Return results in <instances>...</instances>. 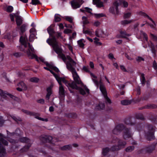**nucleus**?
<instances>
[{
    "label": "nucleus",
    "mask_w": 157,
    "mask_h": 157,
    "mask_svg": "<svg viewBox=\"0 0 157 157\" xmlns=\"http://www.w3.org/2000/svg\"><path fill=\"white\" fill-rule=\"evenodd\" d=\"M52 46L55 52L58 54L59 56L66 63L67 69L70 71L75 70L76 62L69 56H65L62 52V49L57 44V43L54 40Z\"/></svg>",
    "instance_id": "obj_1"
},
{
    "label": "nucleus",
    "mask_w": 157,
    "mask_h": 157,
    "mask_svg": "<svg viewBox=\"0 0 157 157\" xmlns=\"http://www.w3.org/2000/svg\"><path fill=\"white\" fill-rule=\"evenodd\" d=\"M21 35V36L20 38V41L25 48L24 50V52L27 53L30 59L35 58L37 61H38L39 60L37 56L33 53L34 52V49L30 44L28 43L27 39L26 36L24 34Z\"/></svg>",
    "instance_id": "obj_2"
},
{
    "label": "nucleus",
    "mask_w": 157,
    "mask_h": 157,
    "mask_svg": "<svg viewBox=\"0 0 157 157\" xmlns=\"http://www.w3.org/2000/svg\"><path fill=\"white\" fill-rule=\"evenodd\" d=\"M6 137L0 133V156H4L6 154V150L2 145L7 146L8 143L5 139Z\"/></svg>",
    "instance_id": "obj_3"
},
{
    "label": "nucleus",
    "mask_w": 157,
    "mask_h": 157,
    "mask_svg": "<svg viewBox=\"0 0 157 157\" xmlns=\"http://www.w3.org/2000/svg\"><path fill=\"white\" fill-rule=\"evenodd\" d=\"M47 31L49 34L50 36L51 37V38L48 39L47 40V42L53 47L52 44L54 42L53 40H54L57 43V44L59 47V43L57 41L55 37L53 36L54 33V31L52 27L51 26H49L47 29Z\"/></svg>",
    "instance_id": "obj_4"
},
{
    "label": "nucleus",
    "mask_w": 157,
    "mask_h": 157,
    "mask_svg": "<svg viewBox=\"0 0 157 157\" xmlns=\"http://www.w3.org/2000/svg\"><path fill=\"white\" fill-rule=\"evenodd\" d=\"M49 71L53 75L58 82L59 83L60 82V80H62V82L64 83L67 87L71 86L72 87H74V86H76L74 83L72 84H70V82L67 81L64 78H61L57 75L52 70L50 69Z\"/></svg>",
    "instance_id": "obj_5"
},
{
    "label": "nucleus",
    "mask_w": 157,
    "mask_h": 157,
    "mask_svg": "<svg viewBox=\"0 0 157 157\" xmlns=\"http://www.w3.org/2000/svg\"><path fill=\"white\" fill-rule=\"evenodd\" d=\"M126 144L125 141L122 140H119L118 141V145L117 146H114L111 148V149L113 151L119 150L124 147Z\"/></svg>",
    "instance_id": "obj_6"
},
{
    "label": "nucleus",
    "mask_w": 157,
    "mask_h": 157,
    "mask_svg": "<svg viewBox=\"0 0 157 157\" xmlns=\"http://www.w3.org/2000/svg\"><path fill=\"white\" fill-rule=\"evenodd\" d=\"M20 141L22 142H25L27 143L28 144L22 150L24 151H26L30 147L32 141L29 139L25 137H22L20 139Z\"/></svg>",
    "instance_id": "obj_7"
},
{
    "label": "nucleus",
    "mask_w": 157,
    "mask_h": 157,
    "mask_svg": "<svg viewBox=\"0 0 157 157\" xmlns=\"http://www.w3.org/2000/svg\"><path fill=\"white\" fill-rule=\"evenodd\" d=\"M100 89L105 98L106 101L109 103H111L110 99L107 97L106 91L104 86L101 83V81L100 82Z\"/></svg>",
    "instance_id": "obj_8"
},
{
    "label": "nucleus",
    "mask_w": 157,
    "mask_h": 157,
    "mask_svg": "<svg viewBox=\"0 0 157 157\" xmlns=\"http://www.w3.org/2000/svg\"><path fill=\"white\" fill-rule=\"evenodd\" d=\"M118 6L119 2H118V1L116 0L114 2L113 6L109 9V12L113 14H118L119 13Z\"/></svg>",
    "instance_id": "obj_9"
},
{
    "label": "nucleus",
    "mask_w": 157,
    "mask_h": 157,
    "mask_svg": "<svg viewBox=\"0 0 157 157\" xmlns=\"http://www.w3.org/2000/svg\"><path fill=\"white\" fill-rule=\"evenodd\" d=\"M123 136L125 140L128 139L132 137L133 134L129 129L124 127Z\"/></svg>",
    "instance_id": "obj_10"
},
{
    "label": "nucleus",
    "mask_w": 157,
    "mask_h": 157,
    "mask_svg": "<svg viewBox=\"0 0 157 157\" xmlns=\"http://www.w3.org/2000/svg\"><path fill=\"white\" fill-rule=\"evenodd\" d=\"M71 72L75 82L77 84L82 85V83L77 73L76 70H74Z\"/></svg>",
    "instance_id": "obj_11"
},
{
    "label": "nucleus",
    "mask_w": 157,
    "mask_h": 157,
    "mask_svg": "<svg viewBox=\"0 0 157 157\" xmlns=\"http://www.w3.org/2000/svg\"><path fill=\"white\" fill-rule=\"evenodd\" d=\"M82 0H73L71 2L72 7L74 9H76L80 7L83 3Z\"/></svg>",
    "instance_id": "obj_12"
},
{
    "label": "nucleus",
    "mask_w": 157,
    "mask_h": 157,
    "mask_svg": "<svg viewBox=\"0 0 157 157\" xmlns=\"http://www.w3.org/2000/svg\"><path fill=\"white\" fill-rule=\"evenodd\" d=\"M70 84H72L74 83L75 85L76 86H74V87H71V86H69V87H67L68 88H71L73 89H76L77 90H78L80 93L81 94H82V95H84L85 94H86V92H85V91H86V92L87 93H89V90L87 88H85V90H84L83 89L80 88H79V87H78L77 86V85L74 82H72L71 83H70Z\"/></svg>",
    "instance_id": "obj_13"
},
{
    "label": "nucleus",
    "mask_w": 157,
    "mask_h": 157,
    "mask_svg": "<svg viewBox=\"0 0 157 157\" xmlns=\"http://www.w3.org/2000/svg\"><path fill=\"white\" fill-rule=\"evenodd\" d=\"M124 128V126L123 124L118 125L113 130V132L114 134L118 135Z\"/></svg>",
    "instance_id": "obj_14"
},
{
    "label": "nucleus",
    "mask_w": 157,
    "mask_h": 157,
    "mask_svg": "<svg viewBox=\"0 0 157 157\" xmlns=\"http://www.w3.org/2000/svg\"><path fill=\"white\" fill-rule=\"evenodd\" d=\"M154 130L153 128L146 133V136L148 140H151L154 138Z\"/></svg>",
    "instance_id": "obj_15"
},
{
    "label": "nucleus",
    "mask_w": 157,
    "mask_h": 157,
    "mask_svg": "<svg viewBox=\"0 0 157 157\" xmlns=\"http://www.w3.org/2000/svg\"><path fill=\"white\" fill-rule=\"evenodd\" d=\"M18 87L17 88V90L19 91L23 90H26L27 89V87L25 84L23 82H20L18 84Z\"/></svg>",
    "instance_id": "obj_16"
},
{
    "label": "nucleus",
    "mask_w": 157,
    "mask_h": 157,
    "mask_svg": "<svg viewBox=\"0 0 157 157\" xmlns=\"http://www.w3.org/2000/svg\"><path fill=\"white\" fill-rule=\"evenodd\" d=\"M7 96L12 98H14V96L12 95L5 93L2 90H0V101H3L2 98H5Z\"/></svg>",
    "instance_id": "obj_17"
},
{
    "label": "nucleus",
    "mask_w": 157,
    "mask_h": 157,
    "mask_svg": "<svg viewBox=\"0 0 157 157\" xmlns=\"http://www.w3.org/2000/svg\"><path fill=\"white\" fill-rule=\"evenodd\" d=\"M60 82L59 83L58 82L59 85V94L61 97H63L65 95L64 90L61 84V82H62V80H60Z\"/></svg>",
    "instance_id": "obj_18"
},
{
    "label": "nucleus",
    "mask_w": 157,
    "mask_h": 157,
    "mask_svg": "<svg viewBox=\"0 0 157 157\" xmlns=\"http://www.w3.org/2000/svg\"><path fill=\"white\" fill-rule=\"evenodd\" d=\"M53 138L50 136H42L40 138V140L44 143L51 142Z\"/></svg>",
    "instance_id": "obj_19"
},
{
    "label": "nucleus",
    "mask_w": 157,
    "mask_h": 157,
    "mask_svg": "<svg viewBox=\"0 0 157 157\" xmlns=\"http://www.w3.org/2000/svg\"><path fill=\"white\" fill-rule=\"evenodd\" d=\"M103 35L108 36L109 34L107 32L105 34L104 32L101 30H97L95 31V35L98 37H102Z\"/></svg>",
    "instance_id": "obj_20"
},
{
    "label": "nucleus",
    "mask_w": 157,
    "mask_h": 157,
    "mask_svg": "<svg viewBox=\"0 0 157 157\" xmlns=\"http://www.w3.org/2000/svg\"><path fill=\"white\" fill-rule=\"evenodd\" d=\"M18 15L19 13L16 16V21L17 25L19 26L22 24L23 20L21 17Z\"/></svg>",
    "instance_id": "obj_21"
},
{
    "label": "nucleus",
    "mask_w": 157,
    "mask_h": 157,
    "mask_svg": "<svg viewBox=\"0 0 157 157\" xmlns=\"http://www.w3.org/2000/svg\"><path fill=\"white\" fill-rule=\"evenodd\" d=\"M45 64L48 67L54 70L56 72H58L59 71V70L58 68L55 67L54 66L51 64L49 63L48 62H45Z\"/></svg>",
    "instance_id": "obj_22"
},
{
    "label": "nucleus",
    "mask_w": 157,
    "mask_h": 157,
    "mask_svg": "<svg viewBox=\"0 0 157 157\" xmlns=\"http://www.w3.org/2000/svg\"><path fill=\"white\" fill-rule=\"evenodd\" d=\"M90 75L92 77V79L93 81L94 82V83L95 84L97 87H98L99 86V83L97 79V77L92 73H90Z\"/></svg>",
    "instance_id": "obj_23"
},
{
    "label": "nucleus",
    "mask_w": 157,
    "mask_h": 157,
    "mask_svg": "<svg viewBox=\"0 0 157 157\" xmlns=\"http://www.w3.org/2000/svg\"><path fill=\"white\" fill-rule=\"evenodd\" d=\"M93 3L96 4L98 7H101L103 6V3L101 2L100 0H93Z\"/></svg>",
    "instance_id": "obj_24"
},
{
    "label": "nucleus",
    "mask_w": 157,
    "mask_h": 157,
    "mask_svg": "<svg viewBox=\"0 0 157 157\" xmlns=\"http://www.w3.org/2000/svg\"><path fill=\"white\" fill-rule=\"evenodd\" d=\"M47 94L46 96V100H48L50 98V96L52 93V88L49 87L47 89Z\"/></svg>",
    "instance_id": "obj_25"
},
{
    "label": "nucleus",
    "mask_w": 157,
    "mask_h": 157,
    "mask_svg": "<svg viewBox=\"0 0 157 157\" xmlns=\"http://www.w3.org/2000/svg\"><path fill=\"white\" fill-rule=\"evenodd\" d=\"M119 32L122 37L126 38V36H131V34L127 33L125 31L120 30Z\"/></svg>",
    "instance_id": "obj_26"
},
{
    "label": "nucleus",
    "mask_w": 157,
    "mask_h": 157,
    "mask_svg": "<svg viewBox=\"0 0 157 157\" xmlns=\"http://www.w3.org/2000/svg\"><path fill=\"white\" fill-rule=\"evenodd\" d=\"M27 26V25L26 24H23L21 25L20 27V35L23 34H22L25 32Z\"/></svg>",
    "instance_id": "obj_27"
},
{
    "label": "nucleus",
    "mask_w": 157,
    "mask_h": 157,
    "mask_svg": "<svg viewBox=\"0 0 157 157\" xmlns=\"http://www.w3.org/2000/svg\"><path fill=\"white\" fill-rule=\"evenodd\" d=\"M82 23L83 24V26H84V27H85V25L89 23V21L88 20L87 18L85 16L82 17Z\"/></svg>",
    "instance_id": "obj_28"
},
{
    "label": "nucleus",
    "mask_w": 157,
    "mask_h": 157,
    "mask_svg": "<svg viewBox=\"0 0 157 157\" xmlns=\"http://www.w3.org/2000/svg\"><path fill=\"white\" fill-rule=\"evenodd\" d=\"M117 1H118V2H119V5L122 3L124 7H128V4L127 2L123 0H117Z\"/></svg>",
    "instance_id": "obj_29"
},
{
    "label": "nucleus",
    "mask_w": 157,
    "mask_h": 157,
    "mask_svg": "<svg viewBox=\"0 0 157 157\" xmlns=\"http://www.w3.org/2000/svg\"><path fill=\"white\" fill-rule=\"evenodd\" d=\"M18 13H11L10 14V17L11 21L12 22L14 21V18L15 17L16 18V16H17Z\"/></svg>",
    "instance_id": "obj_30"
},
{
    "label": "nucleus",
    "mask_w": 157,
    "mask_h": 157,
    "mask_svg": "<svg viewBox=\"0 0 157 157\" xmlns=\"http://www.w3.org/2000/svg\"><path fill=\"white\" fill-rule=\"evenodd\" d=\"M83 32L84 33L88 34L90 36H91L93 35V33L92 31L88 29L85 30V27H84V26H83Z\"/></svg>",
    "instance_id": "obj_31"
},
{
    "label": "nucleus",
    "mask_w": 157,
    "mask_h": 157,
    "mask_svg": "<svg viewBox=\"0 0 157 157\" xmlns=\"http://www.w3.org/2000/svg\"><path fill=\"white\" fill-rule=\"evenodd\" d=\"M132 22V20H124L122 21L121 22V24L123 25H125L129 24Z\"/></svg>",
    "instance_id": "obj_32"
},
{
    "label": "nucleus",
    "mask_w": 157,
    "mask_h": 157,
    "mask_svg": "<svg viewBox=\"0 0 157 157\" xmlns=\"http://www.w3.org/2000/svg\"><path fill=\"white\" fill-rule=\"evenodd\" d=\"M105 105L104 103H99V104L96 106V109L99 110L103 109L105 108Z\"/></svg>",
    "instance_id": "obj_33"
},
{
    "label": "nucleus",
    "mask_w": 157,
    "mask_h": 157,
    "mask_svg": "<svg viewBox=\"0 0 157 157\" xmlns=\"http://www.w3.org/2000/svg\"><path fill=\"white\" fill-rule=\"evenodd\" d=\"M84 42V40L83 39H80L78 41V44L80 47H81L82 48H83L84 47V44L83 43V42Z\"/></svg>",
    "instance_id": "obj_34"
},
{
    "label": "nucleus",
    "mask_w": 157,
    "mask_h": 157,
    "mask_svg": "<svg viewBox=\"0 0 157 157\" xmlns=\"http://www.w3.org/2000/svg\"><path fill=\"white\" fill-rule=\"evenodd\" d=\"M13 7L11 6H6V11L8 13H11L12 12L13 10Z\"/></svg>",
    "instance_id": "obj_35"
},
{
    "label": "nucleus",
    "mask_w": 157,
    "mask_h": 157,
    "mask_svg": "<svg viewBox=\"0 0 157 157\" xmlns=\"http://www.w3.org/2000/svg\"><path fill=\"white\" fill-rule=\"evenodd\" d=\"M155 149V147L153 146H150L146 148V151L149 153L151 152Z\"/></svg>",
    "instance_id": "obj_36"
},
{
    "label": "nucleus",
    "mask_w": 157,
    "mask_h": 157,
    "mask_svg": "<svg viewBox=\"0 0 157 157\" xmlns=\"http://www.w3.org/2000/svg\"><path fill=\"white\" fill-rule=\"evenodd\" d=\"M134 149V147L133 146H129L126 148L125 151L127 152H129L132 151Z\"/></svg>",
    "instance_id": "obj_37"
},
{
    "label": "nucleus",
    "mask_w": 157,
    "mask_h": 157,
    "mask_svg": "<svg viewBox=\"0 0 157 157\" xmlns=\"http://www.w3.org/2000/svg\"><path fill=\"white\" fill-rule=\"evenodd\" d=\"M109 151V149L108 147L104 148L102 150V154L104 155H106Z\"/></svg>",
    "instance_id": "obj_38"
},
{
    "label": "nucleus",
    "mask_w": 157,
    "mask_h": 157,
    "mask_svg": "<svg viewBox=\"0 0 157 157\" xmlns=\"http://www.w3.org/2000/svg\"><path fill=\"white\" fill-rule=\"evenodd\" d=\"M61 20L60 16L58 14H56L55 16V21L56 22L60 21Z\"/></svg>",
    "instance_id": "obj_39"
},
{
    "label": "nucleus",
    "mask_w": 157,
    "mask_h": 157,
    "mask_svg": "<svg viewBox=\"0 0 157 157\" xmlns=\"http://www.w3.org/2000/svg\"><path fill=\"white\" fill-rule=\"evenodd\" d=\"M71 146L70 145H67L64 146L61 148L62 150H69L71 149Z\"/></svg>",
    "instance_id": "obj_40"
},
{
    "label": "nucleus",
    "mask_w": 157,
    "mask_h": 157,
    "mask_svg": "<svg viewBox=\"0 0 157 157\" xmlns=\"http://www.w3.org/2000/svg\"><path fill=\"white\" fill-rule=\"evenodd\" d=\"M121 102L122 105H128L130 104L131 103L130 101L126 100L121 101Z\"/></svg>",
    "instance_id": "obj_41"
},
{
    "label": "nucleus",
    "mask_w": 157,
    "mask_h": 157,
    "mask_svg": "<svg viewBox=\"0 0 157 157\" xmlns=\"http://www.w3.org/2000/svg\"><path fill=\"white\" fill-rule=\"evenodd\" d=\"M94 17L97 18H99L101 17H104L105 16V15L102 13H94Z\"/></svg>",
    "instance_id": "obj_42"
},
{
    "label": "nucleus",
    "mask_w": 157,
    "mask_h": 157,
    "mask_svg": "<svg viewBox=\"0 0 157 157\" xmlns=\"http://www.w3.org/2000/svg\"><path fill=\"white\" fill-rule=\"evenodd\" d=\"M11 117L16 121L17 122L18 121H21V119L19 117H16L12 115L11 116Z\"/></svg>",
    "instance_id": "obj_43"
},
{
    "label": "nucleus",
    "mask_w": 157,
    "mask_h": 157,
    "mask_svg": "<svg viewBox=\"0 0 157 157\" xmlns=\"http://www.w3.org/2000/svg\"><path fill=\"white\" fill-rule=\"evenodd\" d=\"M141 80L142 84L144 85L145 83V79L143 74L141 75Z\"/></svg>",
    "instance_id": "obj_44"
},
{
    "label": "nucleus",
    "mask_w": 157,
    "mask_h": 157,
    "mask_svg": "<svg viewBox=\"0 0 157 157\" xmlns=\"http://www.w3.org/2000/svg\"><path fill=\"white\" fill-rule=\"evenodd\" d=\"M30 81L34 82H37L39 81V79L37 78L33 77L30 78Z\"/></svg>",
    "instance_id": "obj_45"
},
{
    "label": "nucleus",
    "mask_w": 157,
    "mask_h": 157,
    "mask_svg": "<svg viewBox=\"0 0 157 157\" xmlns=\"http://www.w3.org/2000/svg\"><path fill=\"white\" fill-rule=\"evenodd\" d=\"M131 13L130 12L124 13V18H129L131 16Z\"/></svg>",
    "instance_id": "obj_46"
},
{
    "label": "nucleus",
    "mask_w": 157,
    "mask_h": 157,
    "mask_svg": "<svg viewBox=\"0 0 157 157\" xmlns=\"http://www.w3.org/2000/svg\"><path fill=\"white\" fill-rule=\"evenodd\" d=\"M32 3L33 5H34L40 4V1L38 0H32Z\"/></svg>",
    "instance_id": "obj_47"
},
{
    "label": "nucleus",
    "mask_w": 157,
    "mask_h": 157,
    "mask_svg": "<svg viewBox=\"0 0 157 157\" xmlns=\"http://www.w3.org/2000/svg\"><path fill=\"white\" fill-rule=\"evenodd\" d=\"M35 36V34L34 33H31L30 36L29 40L30 41H32L33 40Z\"/></svg>",
    "instance_id": "obj_48"
},
{
    "label": "nucleus",
    "mask_w": 157,
    "mask_h": 157,
    "mask_svg": "<svg viewBox=\"0 0 157 157\" xmlns=\"http://www.w3.org/2000/svg\"><path fill=\"white\" fill-rule=\"evenodd\" d=\"M65 45L68 47L70 51L71 52L73 53V48L72 46L70 44H65Z\"/></svg>",
    "instance_id": "obj_49"
},
{
    "label": "nucleus",
    "mask_w": 157,
    "mask_h": 157,
    "mask_svg": "<svg viewBox=\"0 0 157 157\" xmlns=\"http://www.w3.org/2000/svg\"><path fill=\"white\" fill-rule=\"evenodd\" d=\"M65 19L66 20L68 21L70 23H72V22L73 19L72 18V17H69V16H67L65 17Z\"/></svg>",
    "instance_id": "obj_50"
},
{
    "label": "nucleus",
    "mask_w": 157,
    "mask_h": 157,
    "mask_svg": "<svg viewBox=\"0 0 157 157\" xmlns=\"http://www.w3.org/2000/svg\"><path fill=\"white\" fill-rule=\"evenodd\" d=\"M4 120L2 116H0V126H2L4 123Z\"/></svg>",
    "instance_id": "obj_51"
},
{
    "label": "nucleus",
    "mask_w": 157,
    "mask_h": 157,
    "mask_svg": "<svg viewBox=\"0 0 157 157\" xmlns=\"http://www.w3.org/2000/svg\"><path fill=\"white\" fill-rule=\"evenodd\" d=\"M136 60L138 62H141V61H144V58H143L142 57L139 56L136 58Z\"/></svg>",
    "instance_id": "obj_52"
},
{
    "label": "nucleus",
    "mask_w": 157,
    "mask_h": 157,
    "mask_svg": "<svg viewBox=\"0 0 157 157\" xmlns=\"http://www.w3.org/2000/svg\"><path fill=\"white\" fill-rule=\"evenodd\" d=\"M121 69V70H122L124 72H126L127 71L125 67L122 65H120V66Z\"/></svg>",
    "instance_id": "obj_53"
},
{
    "label": "nucleus",
    "mask_w": 157,
    "mask_h": 157,
    "mask_svg": "<svg viewBox=\"0 0 157 157\" xmlns=\"http://www.w3.org/2000/svg\"><path fill=\"white\" fill-rule=\"evenodd\" d=\"M36 118L39 120H41V121H48V119L47 118H42L39 117H36Z\"/></svg>",
    "instance_id": "obj_54"
},
{
    "label": "nucleus",
    "mask_w": 157,
    "mask_h": 157,
    "mask_svg": "<svg viewBox=\"0 0 157 157\" xmlns=\"http://www.w3.org/2000/svg\"><path fill=\"white\" fill-rule=\"evenodd\" d=\"M83 70L86 72H89L88 66H84L83 67Z\"/></svg>",
    "instance_id": "obj_55"
},
{
    "label": "nucleus",
    "mask_w": 157,
    "mask_h": 157,
    "mask_svg": "<svg viewBox=\"0 0 157 157\" xmlns=\"http://www.w3.org/2000/svg\"><path fill=\"white\" fill-rule=\"evenodd\" d=\"M141 34L144 37V38L146 40V41H147V34L144 33L143 32H141Z\"/></svg>",
    "instance_id": "obj_56"
},
{
    "label": "nucleus",
    "mask_w": 157,
    "mask_h": 157,
    "mask_svg": "<svg viewBox=\"0 0 157 157\" xmlns=\"http://www.w3.org/2000/svg\"><path fill=\"white\" fill-rule=\"evenodd\" d=\"M71 30L69 29H65L64 31V33H71Z\"/></svg>",
    "instance_id": "obj_57"
},
{
    "label": "nucleus",
    "mask_w": 157,
    "mask_h": 157,
    "mask_svg": "<svg viewBox=\"0 0 157 157\" xmlns=\"http://www.w3.org/2000/svg\"><path fill=\"white\" fill-rule=\"evenodd\" d=\"M148 25H149L151 28L153 29L155 28L156 26V24L155 22H154V23H153V24H148Z\"/></svg>",
    "instance_id": "obj_58"
},
{
    "label": "nucleus",
    "mask_w": 157,
    "mask_h": 157,
    "mask_svg": "<svg viewBox=\"0 0 157 157\" xmlns=\"http://www.w3.org/2000/svg\"><path fill=\"white\" fill-rule=\"evenodd\" d=\"M100 24V23L98 21H96L94 23V25L96 26H98Z\"/></svg>",
    "instance_id": "obj_59"
},
{
    "label": "nucleus",
    "mask_w": 157,
    "mask_h": 157,
    "mask_svg": "<svg viewBox=\"0 0 157 157\" xmlns=\"http://www.w3.org/2000/svg\"><path fill=\"white\" fill-rule=\"evenodd\" d=\"M85 10L86 11L90 13H91V12L92 11V10L91 9H90L88 7H85Z\"/></svg>",
    "instance_id": "obj_60"
},
{
    "label": "nucleus",
    "mask_w": 157,
    "mask_h": 157,
    "mask_svg": "<svg viewBox=\"0 0 157 157\" xmlns=\"http://www.w3.org/2000/svg\"><path fill=\"white\" fill-rule=\"evenodd\" d=\"M144 16L146 17H147L148 19H149L150 20H151L152 23H154V21H153V20L147 15L146 14H145Z\"/></svg>",
    "instance_id": "obj_61"
},
{
    "label": "nucleus",
    "mask_w": 157,
    "mask_h": 157,
    "mask_svg": "<svg viewBox=\"0 0 157 157\" xmlns=\"http://www.w3.org/2000/svg\"><path fill=\"white\" fill-rule=\"evenodd\" d=\"M37 101L39 103L43 104L44 102V100L43 99H41L39 100H38Z\"/></svg>",
    "instance_id": "obj_62"
},
{
    "label": "nucleus",
    "mask_w": 157,
    "mask_h": 157,
    "mask_svg": "<svg viewBox=\"0 0 157 157\" xmlns=\"http://www.w3.org/2000/svg\"><path fill=\"white\" fill-rule=\"evenodd\" d=\"M153 67L155 69H156L157 68V63L155 61H154L153 62Z\"/></svg>",
    "instance_id": "obj_63"
},
{
    "label": "nucleus",
    "mask_w": 157,
    "mask_h": 157,
    "mask_svg": "<svg viewBox=\"0 0 157 157\" xmlns=\"http://www.w3.org/2000/svg\"><path fill=\"white\" fill-rule=\"evenodd\" d=\"M151 51L154 54H155V49L154 47V46H152L151 48Z\"/></svg>",
    "instance_id": "obj_64"
}]
</instances>
